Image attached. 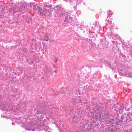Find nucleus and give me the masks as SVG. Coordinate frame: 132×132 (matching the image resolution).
<instances>
[{
	"label": "nucleus",
	"mask_w": 132,
	"mask_h": 132,
	"mask_svg": "<svg viewBox=\"0 0 132 132\" xmlns=\"http://www.w3.org/2000/svg\"><path fill=\"white\" fill-rule=\"evenodd\" d=\"M108 12H109V13H108V14L109 15H110V13L111 14V15H112V13H111V11L110 10L108 11Z\"/></svg>",
	"instance_id": "obj_1"
}]
</instances>
